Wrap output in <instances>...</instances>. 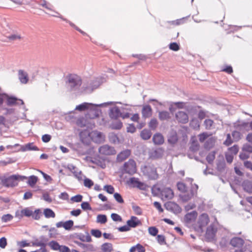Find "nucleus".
<instances>
[{
    "mask_svg": "<svg viewBox=\"0 0 252 252\" xmlns=\"http://www.w3.org/2000/svg\"><path fill=\"white\" fill-rule=\"evenodd\" d=\"M80 135L82 140L83 142H87V141H85V140L84 139V136L87 135L88 137V141L91 139L95 143H101L104 141L105 138L104 135L101 132L97 131H92L91 132L84 131L81 133Z\"/></svg>",
    "mask_w": 252,
    "mask_h": 252,
    "instance_id": "nucleus-1",
    "label": "nucleus"
},
{
    "mask_svg": "<svg viewBox=\"0 0 252 252\" xmlns=\"http://www.w3.org/2000/svg\"><path fill=\"white\" fill-rule=\"evenodd\" d=\"M27 179V177L24 176H21L18 174L13 175L7 178L2 179L1 182L5 187H13L17 186L20 181H24Z\"/></svg>",
    "mask_w": 252,
    "mask_h": 252,
    "instance_id": "nucleus-2",
    "label": "nucleus"
},
{
    "mask_svg": "<svg viewBox=\"0 0 252 252\" xmlns=\"http://www.w3.org/2000/svg\"><path fill=\"white\" fill-rule=\"evenodd\" d=\"M210 221L208 215L206 213H203L199 216L197 223L193 225V228L195 231L201 233L203 229L205 227Z\"/></svg>",
    "mask_w": 252,
    "mask_h": 252,
    "instance_id": "nucleus-3",
    "label": "nucleus"
},
{
    "mask_svg": "<svg viewBox=\"0 0 252 252\" xmlns=\"http://www.w3.org/2000/svg\"><path fill=\"white\" fill-rule=\"evenodd\" d=\"M143 174L150 179L156 180L158 177L157 168L154 165L144 166L142 169Z\"/></svg>",
    "mask_w": 252,
    "mask_h": 252,
    "instance_id": "nucleus-4",
    "label": "nucleus"
},
{
    "mask_svg": "<svg viewBox=\"0 0 252 252\" xmlns=\"http://www.w3.org/2000/svg\"><path fill=\"white\" fill-rule=\"evenodd\" d=\"M137 171V167L135 161L132 159H129L125 162L123 167V172L124 173L133 175Z\"/></svg>",
    "mask_w": 252,
    "mask_h": 252,
    "instance_id": "nucleus-5",
    "label": "nucleus"
},
{
    "mask_svg": "<svg viewBox=\"0 0 252 252\" xmlns=\"http://www.w3.org/2000/svg\"><path fill=\"white\" fill-rule=\"evenodd\" d=\"M244 240L238 237H235L231 239L230 242V245L234 248H236L235 252H244L246 249L243 247L244 245Z\"/></svg>",
    "mask_w": 252,
    "mask_h": 252,
    "instance_id": "nucleus-6",
    "label": "nucleus"
},
{
    "mask_svg": "<svg viewBox=\"0 0 252 252\" xmlns=\"http://www.w3.org/2000/svg\"><path fill=\"white\" fill-rule=\"evenodd\" d=\"M175 117L179 123L187 124L189 122V116L188 114L183 111H179L175 113Z\"/></svg>",
    "mask_w": 252,
    "mask_h": 252,
    "instance_id": "nucleus-7",
    "label": "nucleus"
},
{
    "mask_svg": "<svg viewBox=\"0 0 252 252\" xmlns=\"http://www.w3.org/2000/svg\"><path fill=\"white\" fill-rule=\"evenodd\" d=\"M99 153L103 155H113L116 154V152L114 148L107 145H103L98 149Z\"/></svg>",
    "mask_w": 252,
    "mask_h": 252,
    "instance_id": "nucleus-8",
    "label": "nucleus"
},
{
    "mask_svg": "<svg viewBox=\"0 0 252 252\" xmlns=\"http://www.w3.org/2000/svg\"><path fill=\"white\" fill-rule=\"evenodd\" d=\"M67 83L70 89L72 90L75 87L80 86L81 85V80L77 76H69Z\"/></svg>",
    "mask_w": 252,
    "mask_h": 252,
    "instance_id": "nucleus-9",
    "label": "nucleus"
},
{
    "mask_svg": "<svg viewBox=\"0 0 252 252\" xmlns=\"http://www.w3.org/2000/svg\"><path fill=\"white\" fill-rule=\"evenodd\" d=\"M160 194L162 199L164 200L171 199L174 196L173 191L169 188H164L162 189Z\"/></svg>",
    "mask_w": 252,
    "mask_h": 252,
    "instance_id": "nucleus-10",
    "label": "nucleus"
},
{
    "mask_svg": "<svg viewBox=\"0 0 252 252\" xmlns=\"http://www.w3.org/2000/svg\"><path fill=\"white\" fill-rule=\"evenodd\" d=\"M164 206L167 210L174 213H179L181 211L180 207L177 204L173 202H167L164 204Z\"/></svg>",
    "mask_w": 252,
    "mask_h": 252,
    "instance_id": "nucleus-11",
    "label": "nucleus"
},
{
    "mask_svg": "<svg viewBox=\"0 0 252 252\" xmlns=\"http://www.w3.org/2000/svg\"><path fill=\"white\" fill-rule=\"evenodd\" d=\"M197 216V213L196 211H192L187 214L184 218L186 223L190 224L194 221Z\"/></svg>",
    "mask_w": 252,
    "mask_h": 252,
    "instance_id": "nucleus-12",
    "label": "nucleus"
},
{
    "mask_svg": "<svg viewBox=\"0 0 252 252\" xmlns=\"http://www.w3.org/2000/svg\"><path fill=\"white\" fill-rule=\"evenodd\" d=\"M216 229L212 226H210L207 229L205 234L206 238L209 241L213 240L215 237Z\"/></svg>",
    "mask_w": 252,
    "mask_h": 252,
    "instance_id": "nucleus-13",
    "label": "nucleus"
},
{
    "mask_svg": "<svg viewBox=\"0 0 252 252\" xmlns=\"http://www.w3.org/2000/svg\"><path fill=\"white\" fill-rule=\"evenodd\" d=\"M152 108L149 105H144L142 109V116L145 118H149L152 115Z\"/></svg>",
    "mask_w": 252,
    "mask_h": 252,
    "instance_id": "nucleus-14",
    "label": "nucleus"
},
{
    "mask_svg": "<svg viewBox=\"0 0 252 252\" xmlns=\"http://www.w3.org/2000/svg\"><path fill=\"white\" fill-rule=\"evenodd\" d=\"M127 225L130 227L134 228L141 224L140 220L135 216H131L130 219L126 221Z\"/></svg>",
    "mask_w": 252,
    "mask_h": 252,
    "instance_id": "nucleus-15",
    "label": "nucleus"
},
{
    "mask_svg": "<svg viewBox=\"0 0 252 252\" xmlns=\"http://www.w3.org/2000/svg\"><path fill=\"white\" fill-rule=\"evenodd\" d=\"M131 154V151L129 150H126L119 153L117 157V160L119 162H122L127 158Z\"/></svg>",
    "mask_w": 252,
    "mask_h": 252,
    "instance_id": "nucleus-16",
    "label": "nucleus"
},
{
    "mask_svg": "<svg viewBox=\"0 0 252 252\" xmlns=\"http://www.w3.org/2000/svg\"><path fill=\"white\" fill-rule=\"evenodd\" d=\"M163 154V150L161 148H158L152 151L150 155L152 159H157L161 158Z\"/></svg>",
    "mask_w": 252,
    "mask_h": 252,
    "instance_id": "nucleus-17",
    "label": "nucleus"
},
{
    "mask_svg": "<svg viewBox=\"0 0 252 252\" xmlns=\"http://www.w3.org/2000/svg\"><path fill=\"white\" fill-rule=\"evenodd\" d=\"M18 77L20 82L23 84H27L29 81L28 74L23 70L18 71Z\"/></svg>",
    "mask_w": 252,
    "mask_h": 252,
    "instance_id": "nucleus-18",
    "label": "nucleus"
},
{
    "mask_svg": "<svg viewBox=\"0 0 252 252\" xmlns=\"http://www.w3.org/2000/svg\"><path fill=\"white\" fill-rule=\"evenodd\" d=\"M109 115L111 118L115 119L120 117L121 115V113L119 108L117 107L112 108L110 110Z\"/></svg>",
    "mask_w": 252,
    "mask_h": 252,
    "instance_id": "nucleus-19",
    "label": "nucleus"
},
{
    "mask_svg": "<svg viewBox=\"0 0 252 252\" xmlns=\"http://www.w3.org/2000/svg\"><path fill=\"white\" fill-rule=\"evenodd\" d=\"M153 141L155 144L160 145L164 142V138L161 134L157 133L154 135Z\"/></svg>",
    "mask_w": 252,
    "mask_h": 252,
    "instance_id": "nucleus-20",
    "label": "nucleus"
},
{
    "mask_svg": "<svg viewBox=\"0 0 252 252\" xmlns=\"http://www.w3.org/2000/svg\"><path fill=\"white\" fill-rule=\"evenodd\" d=\"M244 189L250 193H252V182L246 180L244 181L242 184Z\"/></svg>",
    "mask_w": 252,
    "mask_h": 252,
    "instance_id": "nucleus-21",
    "label": "nucleus"
},
{
    "mask_svg": "<svg viewBox=\"0 0 252 252\" xmlns=\"http://www.w3.org/2000/svg\"><path fill=\"white\" fill-rule=\"evenodd\" d=\"M102 252H112L113 251V245L110 243H105L101 246Z\"/></svg>",
    "mask_w": 252,
    "mask_h": 252,
    "instance_id": "nucleus-22",
    "label": "nucleus"
},
{
    "mask_svg": "<svg viewBox=\"0 0 252 252\" xmlns=\"http://www.w3.org/2000/svg\"><path fill=\"white\" fill-rule=\"evenodd\" d=\"M43 214L46 218H54L56 214L54 212L49 208H46L43 210Z\"/></svg>",
    "mask_w": 252,
    "mask_h": 252,
    "instance_id": "nucleus-23",
    "label": "nucleus"
},
{
    "mask_svg": "<svg viewBox=\"0 0 252 252\" xmlns=\"http://www.w3.org/2000/svg\"><path fill=\"white\" fill-rule=\"evenodd\" d=\"M215 142L216 139L215 137H211L209 138L205 143V148L208 149L212 148L215 145Z\"/></svg>",
    "mask_w": 252,
    "mask_h": 252,
    "instance_id": "nucleus-24",
    "label": "nucleus"
},
{
    "mask_svg": "<svg viewBox=\"0 0 252 252\" xmlns=\"http://www.w3.org/2000/svg\"><path fill=\"white\" fill-rule=\"evenodd\" d=\"M170 114L166 111H160L158 113V118L161 121L167 120L170 118Z\"/></svg>",
    "mask_w": 252,
    "mask_h": 252,
    "instance_id": "nucleus-25",
    "label": "nucleus"
},
{
    "mask_svg": "<svg viewBox=\"0 0 252 252\" xmlns=\"http://www.w3.org/2000/svg\"><path fill=\"white\" fill-rule=\"evenodd\" d=\"M91 103L84 102L79 105L76 106L75 110L79 111H83L87 110L89 108V106L91 105Z\"/></svg>",
    "mask_w": 252,
    "mask_h": 252,
    "instance_id": "nucleus-26",
    "label": "nucleus"
},
{
    "mask_svg": "<svg viewBox=\"0 0 252 252\" xmlns=\"http://www.w3.org/2000/svg\"><path fill=\"white\" fill-rule=\"evenodd\" d=\"M152 135L151 132L147 129H143L140 133L141 138L144 140H148L150 138Z\"/></svg>",
    "mask_w": 252,
    "mask_h": 252,
    "instance_id": "nucleus-27",
    "label": "nucleus"
},
{
    "mask_svg": "<svg viewBox=\"0 0 252 252\" xmlns=\"http://www.w3.org/2000/svg\"><path fill=\"white\" fill-rule=\"evenodd\" d=\"M189 126L194 129H199L200 127V123L196 118H193L190 122Z\"/></svg>",
    "mask_w": 252,
    "mask_h": 252,
    "instance_id": "nucleus-28",
    "label": "nucleus"
},
{
    "mask_svg": "<svg viewBox=\"0 0 252 252\" xmlns=\"http://www.w3.org/2000/svg\"><path fill=\"white\" fill-rule=\"evenodd\" d=\"M37 181V177L34 175H32L29 177L28 184L30 187H33L36 184Z\"/></svg>",
    "mask_w": 252,
    "mask_h": 252,
    "instance_id": "nucleus-29",
    "label": "nucleus"
},
{
    "mask_svg": "<svg viewBox=\"0 0 252 252\" xmlns=\"http://www.w3.org/2000/svg\"><path fill=\"white\" fill-rule=\"evenodd\" d=\"M107 221V217L105 215H98L96 217V222L101 224L105 223Z\"/></svg>",
    "mask_w": 252,
    "mask_h": 252,
    "instance_id": "nucleus-30",
    "label": "nucleus"
},
{
    "mask_svg": "<svg viewBox=\"0 0 252 252\" xmlns=\"http://www.w3.org/2000/svg\"><path fill=\"white\" fill-rule=\"evenodd\" d=\"M42 216L41 211L39 209H36L34 212L32 211V215L31 216L32 219L35 220H39Z\"/></svg>",
    "mask_w": 252,
    "mask_h": 252,
    "instance_id": "nucleus-31",
    "label": "nucleus"
},
{
    "mask_svg": "<svg viewBox=\"0 0 252 252\" xmlns=\"http://www.w3.org/2000/svg\"><path fill=\"white\" fill-rule=\"evenodd\" d=\"M212 134L207 132H203L198 135L199 140L200 142L202 143L207 139L208 137L211 136Z\"/></svg>",
    "mask_w": 252,
    "mask_h": 252,
    "instance_id": "nucleus-32",
    "label": "nucleus"
},
{
    "mask_svg": "<svg viewBox=\"0 0 252 252\" xmlns=\"http://www.w3.org/2000/svg\"><path fill=\"white\" fill-rule=\"evenodd\" d=\"M49 246L51 248V249L55 251H59L60 249L61 245L59 244L55 241H52L49 243Z\"/></svg>",
    "mask_w": 252,
    "mask_h": 252,
    "instance_id": "nucleus-33",
    "label": "nucleus"
},
{
    "mask_svg": "<svg viewBox=\"0 0 252 252\" xmlns=\"http://www.w3.org/2000/svg\"><path fill=\"white\" fill-rule=\"evenodd\" d=\"M177 188L178 189L183 192H186L188 191V187L186 186V184L182 182H179L177 184Z\"/></svg>",
    "mask_w": 252,
    "mask_h": 252,
    "instance_id": "nucleus-34",
    "label": "nucleus"
},
{
    "mask_svg": "<svg viewBox=\"0 0 252 252\" xmlns=\"http://www.w3.org/2000/svg\"><path fill=\"white\" fill-rule=\"evenodd\" d=\"M39 4L42 7L46 8L51 11H53L52 9V6L49 3H48L46 0H42L39 3Z\"/></svg>",
    "mask_w": 252,
    "mask_h": 252,
    "instance_id": "nucleus-35",
    "label": "nucleus"
},
{
    "mask_svg": "<svg viewBox=\"0 0 252 252\" xmlns=\"http://www.w3.org/2000/svg\"><path fill=\"white\" fill-rule=\"evenodd\" d=\"M239 151V147L237 145H234L232 147L228 148V153L233 155H236Z\"/></svg>",
    "mask_w": 252,
    "mask_h": 252,
    "instance_id": "nucleus-36",
    "label": "nucleus"
},
{
    "mask_svg": "<svg viewBox=\"0 0 252 252\" xmlns=\"http://www.w3.org/2000/svg\"><path fill=\"white\" fill-rule=\"evenodd\" d=\"M216 152H212L210 153L206 157V160L209 163H212L215 158Z\"/></svg>",
    "mask_w": 252,
    "mask_h": 252,
    "instance_id": "nucleus-37",
    "label": "nucleus"
},
{
    "mask_svg": "<svg viewBox=\"0 0 252 252\" xmlns=\"http://www.w3.org/2000/svg\"><path fill=\"white\" fill-rule=\"evenodd\" d=\"M158 125V122L157 119H152L149 123V126L151 129H155Z\"/></svg>",
    "mask_w": 252,
    "mask_h": 252,
    "instance_id": "nucleus-38",
    "label": "nucleus"
},
{
    "mask_svg": "<svg viewBox=\"0 0 252 252\" xmlns=\"http://www.w3.org/2000/svg\"><path fill=\"white\" fill-rule=\"evenodd\" d=\"M214 124V121L211 119H206L204 122L205 128L210 129Z\"/></svg>",
    "mask_w": 252,
    "mask_h": 252,
    "instance_id": "nucleus-39",
    "label": "nucleus"
},
{
    "mask_svg": "<svg viewBox=\"0 0 252 252\" xmlns=\"http://www.w3.org/2000/svg\"><path fill=\"white\" fill-rule=\"evenodd\" d=\"M74 224L73 221L69 220L63 222V228L65 230H70Z\"/></svg>",
    "mask_w": 252,
    "mask_h": 252,
    "instance_id": "nucleus-40",
    "label": "nucleus"
},
{
    "mask_svg": "<svg viewBox=\"0 0 252 252\" xmlns=\"http://www.w3.org/2000/svg\"><path fill=\"white\" fill-rule=\"evenodd\" d=\"M25 150H34V151H37L38 150V148L34 145L33 143H30L27 144H26L25 146Z\"/></svg>",
    "mask_w": 252,
    "mask_h": 252,
    "instance_id": "nucleus-41",
    "label": "nucleus"
},
{
    "mask_svg": "<svg viewBox=\"0 0 252 252\" xmlns=\"http://www.w3.org/2000/svg\"><path fill=\"white\" fill-rule=\"evenodd\" d=\"M123 124L120 121H116L111 125V127L114 129H120L122 128Z\"/></svg>",
    "mask_w": 252,
    "mask_h": 252,
    "instance_id": "nucleus-42",
    "label": "nucleus"
},
{
    "mask_svg": "<svg viewBox=\"0 0 252 252\" xmlns=\"http://www.w3.org/2000/svg\"><path fill=\"white\" fill-rule=\"evenodd\" d=\"M149 233L152 236H156L158 232V229L155 226L149 227L148 228Z\"/></svg>",
    "mask_w": 252,
    "mask_h": 252,
    "instance_id": "nucleus-43",
    "label": "nucleus"
},
{
    "mask_svg": "<svg viewBox=\"0 0 252 252\" xmlns=\"http://www.w3.org/2000/svg\"><path fill=\"white\" fill-rule=\"evenodd\" d=\"M13 218V217L9 214L4 215L1 217V220L3 222H6L11 220Z\"/></svg>",
    "mask_w": 252,
    "mask_h": 252,
    "instance_id": "nucleus-44",
    "label": "nucleus"
},
{
    "mask_svg": "<svg viewBox=\"0 0 252 252\" xmlns=\"http://www.w3.org/2000/svg\"><path fill=\"white\" fill-rule=\"evenodd\" d=\"M94 184L93 181L89 178H85L84 180V185L87 188H91Z\"/></svg>",
    "mask_w": 252,
    "mask_h": 252,
    "instance_id": "nucleus-45",
    "label": "nucleus"
},
{
    "mask_svg": "<svg viewBox=\"0 0 252 252\" xmlns=\"http://www.w3.org/2000/svg\"><path fill=\"white\" fill-rule=\"evenodd\" d=\"M103 189L109 194H113L115 191L114 187L111 185L104 186Z\"/></svg>",
    "mask_w": 252,
    "mask_h": 252,
    "instance_id": "nucleus-46",
    "label": "nucleus"
},
{
    "mask_svg": "<svg viewBox=\"0 0 252 252\" xmlns=\"http://www.w3.org/2000/svg\"><path fill=\"white\" fill-rule=\"evenodd\" d=\"M22 211L24 216L29 217H31V216L32 215V211L28 208H26L22 210Z\"/></svg>",
    "mask_w": 252,
    "mask_h": 252,
    "instance_id": "nucleus-47",
    "label": "nucleus"
},
{
    "mask_svg": "<svg viewBox=\"0 0 252 252\" xmlns=\"http://www.w3.org/2000/svg\"><path fill=\"white\" fill-rule=\"evenodd\" d=\"M91 233L93 236L96 238H100L101 236V232L98 229H92Z\"/></svg>",
    "mask_w": 252,
    "mask_h": 252,
    "instance_id": "nucleus-48",
    "label": "nucleus"
},
{
    "mask_svg": "<svg viewBox=\"0 0 252 252\" xmlns=\"http://www.w3.org/2000/svg\"><path fill=\"white\" fill-rule=\"evenodd\" d=\"M114 197L115 200L119 203H124V200L120 193L117 192L115 193L114 194Z\"/></svg>",
    "mask_w": 252,
    "mask_h": 252,
    "instance_id": "nucleus-49",
    "label": "nucleus"
},
{
    "mask_svg": "<svg viewBox=\"0 0 252 252\" xmlns=\"http://www.w3.org/2000/svg\"><path fill=\"white\" fill-rule=\"evenodd\" d=\"M132 210L134 213L137 215H141L142 213V209L140 207L136 205L132 206Z\"/></svg>",
    "mask_w": 252,
    "mask_h": 252,
    "instance_id": "nucleus-50",
    "label": "nucleus"
},
{
    "mask_svg": "<svg viewBox=\"0 0 252 252\" xmlns=\"http://www.w3.org/2000/svg\"><path fill=\"white\" fill-rule=\"evenodd\" d=\"M169 49L174 51H177L180 49V47L177 43L173 42L169 44Z\"/></svg>",
    "mask_w": 252,
    "mask_h": 252,
    "instance_id": "nucleus-51",
    "label": "nucleus"
},
{
    "mask_svg": "<svg viewBox=\"0 0 252 252\" xmlns=\"http://www.w3.org/2000/svg\"><path fill=\"white\" fill-rule=\"evenodd\" d=\"M221 71L225 72L228 74H231L233 72V68L230 65H226L221 70Z\"/></svg>",
    "mask_w": 252,
    "mask_h": 252,
    "instance_id": "nucleus-52",
    "label": "nucleus"
},
{
    "mask_svg": "<svg viewBox=\"0 0 252 252\" xmlns=\"http://www.w3.org/2000/svg\"><path fill=\"white\" fill-rule=\"evenodd\" d=\"M243 151L247 152L249 153H252V146L249 144H246L242 147Z\"/></svg>",
    "mask_w": 252,
    "mask_h": 252,
    "instance_id": "nucleus-53",
    "label": "nucleus"
},
{
    "mask_svg": "<svg viewBox=\"0 0 252 252\" xmlns=\"http://www.w3.org/2000/svg\"><path fill=\"white\" fill-rule=\"evenodd\" d=\"M112 219L115 221H121L122 219L121 217L117 214L113 213L111 215Z\"/></svg>",
    "mask_w": 252,
    "mask_h": 252,
    "instance_id": "nucleus-54",
    "label": "nucleus"
},
{
    "mask_svg": "<svg viewBox=\"0 0 252 252\" xmlns=\"http://www.w3.org/2000/svg\"><path fill=\"white\" fill-rule=\"evenodd\" d=\"M7 242L6 238L2 237L0 238V247L2 249H4L7 246Z\"/></svg>",
    "mask_w": 252,
    "mask_h": 252,
    "instance_id": "nucleus-55",
    "label": "nucleus"
},
{
    "mask_svg": "<svg viewBox=\"0 0 252 252\" xmlns=\"http://www.w3.org/2000/svg\"><path fill=\"white\" fill-rule=\"evenodd\" d=\"M8 38L10 40H20L21 38V36L20 34H14L8 36Z\"/></svg>",
    "mask_w": 252,
    "mask_h": 252,
    "instance_id": "nucleus-56",
    "label": "nucleus"
},
{
    "mask_svg": "<svg viewBox=\"0 0 252 252\" xmlns=\"http://www.w3.org/2000/svg\"><path fill=\"white\" fill-rule=\"evenodd\" d=\"M233 155L227 152L225 154V158L227 162L231 163L233 160Z\"/></svg>",
    "mask_w": 252,
    "mask_h": 252,
    "instance_id": "nucleus-57",
    "label": "nucleus"
},
{
    "mask_svg": "<svg viewBox=\"0 0 252 252\" xmlns=\"http://www.w3.org/2000/svg\"><path fill=\"white\" fill-rule=\"evenodd\" d=\"M154 207L159 212L162 213L163 211L162 208L161 207V204L159 202L155 201L154 202Z\"/></svg>",
    "mask_w": 252,
    "mask_h": 252,
    "instance_id": "nucleus-58",
    "label": "nucleus"
},
{
    "mask_svg": "<svg viewBox=\"0 0 252 252\" xmlns=\"http://www.w3.org/2000/svg\"><path fill=\"white\" fill-rule=\"evenodd\" d=\"M81 207L83 210H91L92 209L90 204L87 202H83L82 203Z\"/></svg>",
    "mask_w": 252,
    "mask_h": 252,
    "instance_id": "nucleus-59",
    "label": "nucleus"
},
{
    "mask_svg": "<svg viewBox=\"0 0 252 252\" xmlns=\"http://www.w3.org/2000/svg\"><path fill=\"white\" fill-rule=\"evenodd\" d=\"M17 99L15 97H8L7 100V104L8 105H14L16 103Z\"/></svg>",
    "mask_w": 252,
    "mask_h": 252,
    "instance_id": "nucleus-60",
    "label": "nucleus"
},
{
    "mask_svg": "<svg viewBox=\"0 0 252 252\" xmlns=\"http://www.w3.org/2000/svg\"><path fill=\"white\" fill-rule=\"evenodd\" d=\"M82 196L81 195H76L71 198V200L75 202H80L82 200Z\"/></svg>",
    "mask_w": 252,
    "mask_h": 252,
    "instance_id": "nucleus-61",
    "label": "nucleus"
},
{
    "mask_svg": "<svg viewBox=\"0 0 252 252\" xmlns=\"http://www.w3.org/2000/svg\"><path fill=\"white\" fill-rule=\"evenodd\" d=\"M173 105L179 109H183L185 107V103L183 102H174Z\"/></svg>",
    "mask_w": 252,
    "mask_h": 252,
    "instance_id": "nucleus-62",
    "label": "nucleus"
},
{
    "mask_svg": "<svg viewBox=\"0 0 252 252\" xmlns=\"http://www.w3.org/2000/svg\"><path fill=\"white\" fill-rule=\"evenodd\" d=\"M199 145L198 144L194 142L190 147V150L192 152H195L199 149Z\"/></svg>",
    "mask_w": 252,
    "mask_h": 252,
    "instance_id": "nucleus-63",
    "label": "nucleus"
},
{
    "mask_svg": "<svg viewBox=\"0 0 252 252\" xmlns=\"http://www.w3.org/2000/svg\"><path fill=\"white\" fill-rule=\"evenodd\" d=\"M244 165L246 168L252 171V162L251 161H245Z\"/></svg>",
    "mask_w": 252,
    "mask_h": 252,
    "instance_id": "nucleus-64",
    "label": "nucleus"
}]
</instances>
